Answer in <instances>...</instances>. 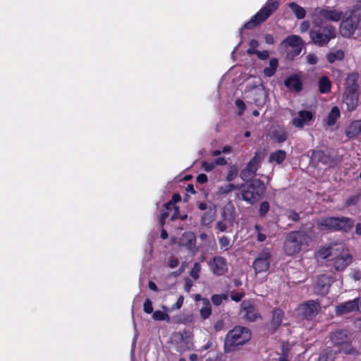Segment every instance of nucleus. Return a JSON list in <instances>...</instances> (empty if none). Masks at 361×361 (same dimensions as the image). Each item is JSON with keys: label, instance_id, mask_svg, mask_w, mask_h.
Returning <instances> with one entry per match:
<instances>
[{"label": "nucleus", "instance_id": "1", "mask_svg": "<svg viewBox=\"0 0 361 361\" xmlns=\"http://www.w3.org/2000/svg\"><path fill=\"white\" fill-rule=\"evenodd\" d=\"M323 259L334 261L336 270L345 269L352 262V257L341 244H334L328 247L321 249L318 253Z\"/></svg>", "mask_w": 361, "mask_h": 361}, {"label": "nucleus", "instance_id": "2", "mask_svg": "<svg viewBox=\"0 0 361 361\" xmlns=\"http://www.w3.org/2000/svg\"><path fill=\"white\" fill-rule=\"evenodd\" d=\"M251 338V332L245 326H236L230 330L224 340V349L225 353L235 350L238 346L243 345Z\"/></svg>", "mask_w": 361, "mask_h": 361}, {"label": "nucleus", "instance_id": "3", "mask_svg": "<svg viewBox=\"0 0 361 361\" xmlns=\"http://www.w3.org/2000/svg\"><path fill=\"white\" fill-rule=\"evenodd\" d=\"M357 79L358 75L355 73L348 74L345 79L343 102L348 111H353L359 103Z\"/></svg>", "mask_w": 361, "mask_h": 361}, {"label": "nucleus", "instance_id": "4", "mask_svg": "<svg viewBox=\"0 0 361 361\" xmlns=\"http://www.w3.org/2000/svg\"><path fill=\"white\" fill-rule=\"evenodd\" d=\"M309 35L313 44L318 47H324L336 37V29L330 24L314 25Z\"/></svg>", "mask_w": 361, "mask_h": 361}, {"label": "nucleus", "instance_id": "5", "mask_svg": "<svg viewBox=\"0 0 361 361\" xmlns=\"http://www.w3.org/2000/svg\"><path fill=\"white\" fill-rule=\"evenodd\" d=\"M311 241L310 236L305 231L290 232L284 243V250L288 255H293L299 252L303 246Z\"/></svg>", "mask_w": 361, "mask_h": 361}, {"label": "nucleus", "instance_id": "6", "mask_svg": "<svg viewBox=\"0 0 361 361\" xmlns=\"http://www.w3.org/2000/svg\"><path fill=\"white\" fill-rule=\"evenodd\" d=\"M266 187L260 179H252L247 185L241 188L242 198L251 204L259 200L265 192Z\"/></svg>", "mask_w": 361, "mask_h": 361}, {"label": "nucleus", "instance_id": "7", "mask_svg": "<svg viewBox=\"0 0 361 361\" xmlns=\"http://www.w3.org/2000/svg\"><path fill=\"white\" fill-rule=\"evenodd\" d=\"M361 27V11L359 8L353 9L340 25L339 31L342 37H350Z\"/></svg>", "mask_w": 361, "mask_h": 361}, {"label": "nucleus", "instance_id": "8", "mask_svg": "<svg viewBox=\"0 0 361 361\" xmlns=\"http://www.w3.org/2000/svg\"><path fill=\"white\" fill-rule=\"evenodd\" d=\"M343 16L341 11L333 7L317 8L311 15L313 25H322L323 20L338 22Z\"/></svg>", "mask_w": 361, "mask_h": 361}, {"label": "nucleus", "instance_id": "9", "mask_svg": "<svg viewBox=\"0 0 361 361\" xmlns=\"http://www.w3.org/2000/svg\"><path fill=\"white\" fill-rule=\"evenodd\" d=\"M279 3L276 0H268L264 7L244 25L245 29H253L265 21L279 7Z\"/></svg>", "mask_w": 361, "mask_h": 361}, {"label": "nucleus", "instance_id": "10", "mask_svg": "<svg viewBox=\"0 0 361 361\" xmlns=\"http://www.w3.org/2000/svg\"><path fill=\"white\" fill-rule=\"evenodd\" d=\"M319 224L322 228L348 232L353 228L354 221L346 216L328 217L321 219Z\"/></svg>", "mask_w": 361, "mask_h": 361}, {"label": "nucleus", "instance_id": "11", "mask_svg": "<svg viewBox=\"0 0 361 361\" xmlns=\"http://www.w3.org/2000/svg\"><path fill=\"white\" fill-rule=\"evenodd\" d=\"M331 341L335 346L339 348L338 352L348 355H355L356 350L350 343V337L345 330L336 331L331 334Z\"/></svg>", "mask_w": 361, "mask_h": 361}, {"label": "nucleus", "instance_id": "12", "mask_svg": "<svg viewBox=\"0 0 361 361\" xmlns=\"http://www.w3.org/2000/svg\"><path fill=\"white\" fill-rule=\"evenodd\" d=\"M171 342L179 352L188 350L192 346V336L186 331L173 333L171 336Z\"/></svg>", "mask_w": 361, "mask_h": 361}, {"label": "nucleus", "instance_id": "13", "mask_svg": "<svg viewBox=\"0 0 361 361\" xmlns=\"http://www.w3.org/2000/svg\"><path fill=\"white\" fill-rule=\"evenodd\" d=\"M321 310L320 304L314 300H308L298 307V312L301 316L307 320L315 317Z\"/></svg>", "mask_w": 361, "mask_h": 361}, {"label": "nucleus", "instance_id": "14", "mask_svg": "<svg viewBox=\"0 0 361 361\" xmlns=\"http://www.w3.org/2000/svg\"><path fill=\"white\" fill-rule=\"evenodd\" d=\"M261 158L258 152H256L252 159L247 164L245 168L240 173V178L244 181H247L255 177L256 171L260 166Z\"/></svg>", "mask_w": 361, "mask_h": 361}, {"label": "nucleus", "instance_id": "15", "mask_svg": "<svg viewBox=\"0 0 361 361\" xmlns=\"http://www.w3.org/2000/svg\"><path fill=\"white\" fill-rule=\"evenodd\" d=\"M271 255L268 248H264L259 254L253 263V267L257 273L267 271L270 266Z\"/></svg>", "mask_w": 361, "mask_h": 361}, {"label": "nucleus", "instance_id": "16", "mask_svg": "<svg viewBox=\"0 0 361 361\" xmlns=\"http://www.w3.org/2000/svg\"><path fill=\"white\" fill-rule=\"evenodd\" d=\"M361 309V298H356L353 300L342 302L336 307L337 314H345Z\"/></svg>", "mask_w": 361, "mask_h": 361}, {"label": "nucleus", "instance_id": "17", "mask_svg": "<svg viewBox=\"0 0 361 361\" xmlns=\"http://www.w3.org/2000/svg\"><path fill=\"white\" fill-rule=\"evenodd\" d=\"M209 266L214 274L221 276L228 270V264L226 259L218 256L212 259L209 262Z\"/></svg>", "mask_w": 361, "mask_h": 361}, {"label": "nucleus", "instance_id": "18", "mask_svg": "<svg viewBox=\"0 0 361 361\" xmlns=\"http://www.w3.org/2000/svg\"><path fill=\"white\" fill-rule=\"evenodd\" d=\"M331 282L332 279L330 276H320L314 286V292L318 295H326L329 292Z\"/></svg>", "mask_w": 361, "mask_h": 361}, {"label": "nucleus", "instance_id": "19", "mask_svg": "<svg viewBox=\"0 0 361 361\" xmlns=\"http://www.w3.org/2000/svg\"><path fill=\"white\" fill-rule=\"evenodd\" d=\"M312 118L313 115L310 111H300L298 116L293 119L292 123L295 127L302 128L305 125H310Z\"/></svg>", "mask_w": 361, "mask_h": 361}, {"label": "nucleus", "instance_id": "20", "mask_svg": "<svg viewBox=\"0 0 361 361\" xmlns=\"http://www.w3.org/2000/svg\"><path fill=\"white\" fill-rule=\"evenodd\" d=\"M241 312L243 317L250 322L257 319L259 314L256 308L249 302L243 301L241 303Z\"/></svg>", "mask_w": 361, "mask_h": 361}, {"label": "nucleus", "instance_id": "21", "mask_svg": "<svg viewBox=\"0 0 361 361\" xmlns=\"http://www.w3.org/2000/svg\"><path fill=\"white\" fill-rule=\"evenodd\" d=\"M196 236L193 232H185L180 237L179 244L185 247L189 250H192L195 247Z\"/></svg>", "mask_w": 361, "mask_h": 361}, {"label": "nucleus", "instance_id": "22", "mask_svg": "<svg viewBox=\"0 0 361 361\" xmlns=\"http://www.w3.org/2000/svg\"><path fill=\"white\" fill-rule=\"evenodd\" d=\"M284 312L281 309H275L272 312V318L270 323V331L274 333L281 326L283 318Z\"/></svg>", "mask_w": 361, "mask_h": 361}, {"label": "nucleus", "instance_id": "23", "mask_svg": "<svg viewBox=\"0 0 361 361\" xmlns=\"http://www.w3.org/2000/svg\"><path fill=\"white\" fill-rule=\"evenodd\" d=\"M271 139L278 143H282L285 142L288 138V133L283 128H276L270 133Z\"/></svg>", "mask_w": 361, "mask_h": 361}, {"label": "nucleus", "instance_id": "24", "mask_svg": "<svg viewBox=\"0 0 361 361\" xmlns=\"http://www.w3.org/2000/svg\"><path fill=\"white\" fill-rule=\"evenodd\" d=\"M283 44L286 48L300 47L302 46V40L298 35H290L285 39Z\"/></svg>", "mask_w": 361, "mask_h": 361}, {"label": "nucleus", "instance_id": "25", "mask_svg": "<svg viewBox=\"0 0 361 361\" xmlns=\"http://www.w3.org/2000/svg\"><path fill=\"white\" fill-rule=\"evenodd\" d=\"M345 57V53L341 49H331L326 55L327 61L333 63L336 61H341Z\"/></svg>", "mask_w": 361, "mask_h": 361}, {"label": "nucleus", "instance_id": "26", "mask_svg": "<svg viewBox=\"0 0 361 361\" xmlns=\"http://www.w3.org/2000/svg\"><path fill=\"white\" fill-rule=\"evenodd\" d=\"M285 85L290 90L299 92L302 90V83L296 76H291L285 80Z\"/></svg>", "mask_w": 361, "mask_h": 361}, {"label": "nucleus", "instance_id": "27", "mask_svg": "<svg viewBox=\"0 0 361 361\" xmlns=\"http://www.w3.org/2000/svg\"><path fill=\"white\" fill-rule=\"evenodd\" d=\"M361 133V121H353L349 126L346 134L349 137H354Z\"/></svg>", "mask_w": 361, "mask_h": 361}, {"label": "nucleus", "instance_id": "28", "mask_svg": "<svg viewBox=\"0 0 361 361\" xmlns=\"http://www.w3.org/2000/svg\"><path fill=\"white\" fill-rule=\"evenodd\" d=\"M288 6L298 19H303L305 17L306 11L305 8L295 2L289 3Z\"/></svg>", "mask_w": 361, "mask_h": 361}, {"label": "nucleus", "instance_id": "29", "mask_svg": "<svg viewBox=\"0 0 361 361\" xmlns=\"http://www.w3.org/2000/svg\"><path fill=\"white\" fill-rule=\"evenodd\" d=\"M312 159L314 161L322 162L324 164H328L330 161V158L322 150H314L312 154Z\"/></svg>", "mask_w": 361, "mask_h": 361}, {"label": "nucleus", "instance_id": "30", "mask_svg": "<svg viewBox=\"0 0 361 361\" xmlns=\"http://www.w3.org/2000/svg\"><path fill=\"white\" fill-rule=\"evenodd\" d=\"M338 353L333 349H326L321 353L318 361H334Z\"/></svg>", "mask_w": 361, "mask_h": 361}, {"label": "nucleus", "instance_id": "31", "mask_svg": "<svg viewBox=\"0 0 361 361\" xmlns=\"http://www.w3.org/2000/svg\"><path fill=\"white\" fill-rule=\"evenodd\" d=\"M212 314L211 304L207 298L202 299V307L200 309V315L203 319H207Z\"/></svg>", "mask_w": 361, "mask_h": 361}, {"label": "nucleus", "instance_id": "32", "mask_svg": "<svg viewBox=\"0 0 361 361\" xmlns=\"http://www.w3.org/2000/svg\"><path fill=\"white\" fill-rule=\"evenodd\" d=\"M278 60L275 58H272L270 61H269V67H266L264 69V74L265 76L267 77H271L273 76L275 73H276V71L277 69V67H278Z\"/></svg>", "mask_w": 361, "mask_h": 361}, {"label": "nucleus", "instance_id": "33", "mask_svg": "<svg viewBox=\"0 0 361 361\" xmlns=\"http://www.w3.org/2000/svg\"><path fill=\"white\" fill-rule=\"evenodd\" d=\"M319 89L321 93L329 92L331 90V84L329 79L326 76H322L319 80Z\"/></svg>", "mask_w": 361, "mask_h": 361}, {"label": "nucleus", "instance_id": "34", "mask_svg": "<svg viewBox=\"0 0 361 361\" xmlns=\"http://www.w3.org/2000/svg\"><path fill=\"white\" fill-rule=\"evenodd\" d=\"M264 92L263 89H257L252 92V99L257 106L264 103Z\"/></svg>", "mask_w": 361, "mask_h": 361}, {"label": "nucleus", "instance_id": "35", "mask_svg": "<svg viewBox=\"0 0 361 361\" xmlns=\"http://www.w3.org/2000/svg\"><path fill=\"white\" fill-rule=\"evenodd\" d=\"M340 116V111L337 106H334L331 109L327 117V124L331 126L335 124L336 120Z\"/></svg>", "mask_w": 361, "mask_h": 361}, {"label": "nucleus", "instance_id": "36", "mask_svg": "<svg viewBox=\"0 0 361 361\" xmlns=\"http://www.w3.org/2000/svg\"><path fill=\"white\" fill-rule=\"evenodd\" d=\"M286 153L285 151L279 149L273 152L269 156V161H275L277 164H281L285 159Z\"/></svg>", "mask_w": 361, "mask_h": 361}, {"label": "nucleus", "instance_id": "37", "mask_svg": "<svg viewBox=\"0 0 361 361\" xmlns=\"http://www.w3.org/2000/svg\"><path fill=\"white\" fill-rule=\"evenodd\" d=\"M243 184L234 185V184L230 183L226 185L221 186L219 188V193L221 195H226L231 191L240 190V189L243 188Z\"/></svg>", "mask_w": 361, "mask_h": 361}, {"label": "nucleus", "instance_id": "38", "mask_svg": "<svg viewBox=\"0 0 361 361\" xmlns=\"http://www.w3.org/2000/svg\"><path fill=\"white\" fill-rule=\"evenodd\" d=\"M220 248L224 250H228L233 245L228 237L222 235L219 238Z\"/></svg>", "mask_w": 361, "mask_h": 361}, {"label": "nucleus", "instance_id": "39", "mask_svg": "<svg viewBox=\"0 0 361 361\" xmlns=\"http://www.w3.org/2000/svg\"><path fill=\"white\" fill-rule=\"evenodd\" d=\"M228 300V295L226 294H215L212 296L211 300L214 305L218 306L224 300Z\"/></svg>", "mask_w": 361, "mask_h": 361}, {"label": "nucleus", "instance_id": "40", "mask_svg": "<svg viewBox=\"0 0 361 361\" xmlns=\"http://www.w3.org/2000/svg\"><path fill=\"white\" fill-rule=\"evenodd\" d=\"M238 173V170L235 166H231L228 169L226 180L228 182L233 180L237 177Z\"/></svg>", "mask_w": 361, "mask_h": 361}, {"label": "nucleus", "instance_id": "41", "mask_svg": "<svg viewBox=\"0 0 361 361\" xmlns=\"http://www.w3.org/2000/svg\"><path fill=\"white\" fill-rule=\"evenodd\" d=\"M259 43L257 39H251L249 42V48L247 51V54L250 55L256 54L257 51V47H258Z\"/></svg>", "mask_w": 361, "mask_h": 361}, {"label": "nucleus", "instance_id": "42", "mask_svg": "<svg viewBox=\"0 0 361 361\" xmlns=\"http://www.w3.org/2000/svg\"><path fill=\"white\" fill-rule=\"evenodd\" d=\"M302 51V47H293L287 49V58L293 59L295 56L299 55Z\"/></svg>", "mask_w": 361, "mask_h": 361}, {"label": "nucleus", "instance_id": "43", "mask_svg": "<svg viewBox=\"0 0 361 361\" xmlns=\"http://www.w3.org/2000/svg\"><path fill=\"white\" fill-rule=\"evenodd\" d=\"M180 195L178 193H174L172 196L171 200L166 204V209H172L173 207H175L174 204L180 202Z\"/></svg>", "mask_w": 361, "mask_h": 361}, {"label": "nucleus", "instance_id": "44", "mask_svg": "<svg viewBox=\"0 0 361 361\" xmlns=\"http://www.w3.org/2000/svg\"><path fill=\"white\" fill-rule=\"evenodd\" d=\"M172 209H166V204H164V209L161 211V214L159 217V224L161 225V227H163V226L164 225L165 220L169 216V212Z\"/></svg>", "mask_w": 361, "mask_h": 361}, {"label": "nucleus", "instance_id": "45", "mask_svg": "<svg viewBox=\"0 0 361 361\" xmlns=\"http://www.w3.org/2000/svg\"><path fill=\"white\" fill-rule=\"evenodd\" d=\"M201 269V265L200 263H195L192 270L190 271V276L195 279L197 280L199 278V273Z\"/></svg>", "mask_w": 361, "mask_h": 361}, {"label": "nucleus", "instance_id": "46", "mask_svg": "<svg viewBox=\"0 0 361 361\" xmlns=\"http://www.w3.org/2000/svg\"><path fill=\"white\" fill-rule=\"evenodd\" d=\"M360 197L359 195H353L346 199L345 206L348 207L351 205L356 204L359 201Z\"/></svg>", "mask_w": 361, "mask_h": 361}, {"label": "nucleus", "instance_id": "47", "mask_svg": "<svg viewBox=\"0 0 361 361\" xmlns=\"http://www.w3.org/2000/svg\"><path fill=\"white\" fill-rule=\"evenodd\" d=\"M166 317H167V314L161 310H157L152 314V318L156 321L164 320Z\"/></svg>", "mask_w": 361, "mask_h": 361}, {"label": "nucleus", "instance_id": "48", "mask_svg": "<svg viewBox=\"0 0 361 361\" xmlns=\"http://www.w3.org/2000/svg\"><path fill=\"white\" fill-rule=\"evenodd\" d=\"M269 204L267 202H263L261 203L259 213L260 216H264L269 211Z\"/></svg>", "mask_w": 361, "mask_h": 361}, {"label": "nucleus", "instance_id": "49", "mask_svg": "<svg viewBox=\"0 0 361 361\" xmlns=\"http://www.w3.org/2000/svg\"><path fill=\"white\" fill-rule=\"evenodd\" d=\"M144 311L147 314H151L153 312V307L152 301L149 299H146L143 305Z\"/></svg>", "mask_w": 361, "mask_h": 361}, {"label": "nucleus", "instance_id": "50", "mask_svg": "<svg viewBox=\"0 0 361 361\" xmlns=\"http://www.w3.org/2000/svg\"><path fill=\"white\" fill-rule=\"evenodd\" d=\"M202 169L207 171V172H209L211 171H212L214 167H215V164L214 162H207V161H204L202 162Z\"/></svg>", "mask_w": 361, "mask_h": 361}, {"label": "nucleus", "instance_id": "51", "mask_svg": "<svg viewBox=\"0 0 361 361\" xmlns=\"http://www.w3.org/2000/svg\"><path fill=\"white\" fill-rule=\"evenodd\" d=\"M307 62L309 64L314 65L317 63L318 59L317 56L314 54H309L306 56Z\"/></svg>", "mask_w": 361, "mask_h": 361}, {"label": "nucleus", "instance_id": "52", "mask_svg": "<svg viewBox=\"0 0 361 361\" xmlns=\"http://www.w3.org/2000/svg\"><path fill=\"white\" fill-rule=\"evenodd\" d=\"M225 324L223 320H218L215 322L214 328L215 331L219 332L224 329Z\"/></svg>", "mask_w": 361, "mask_h": 361}, {"label": "nucleus", "instance_id": "53", "mask_svg": "<svg viewBox=\"0 0 361 361\" xmlns=\"http://www.w3.org/2000/svg\"><path fill=\"white\" fill-rule=\"evenodd\" d=\"M310 27V23L309 20H304L301 23L300 25V30L301 32H307Z\"/></svg>", "mask_w": 361, "mask_h": 361}, {"label": "nucleus", "instance_id": "54", "mask_svg": "<svg viewBox=\"0 0 361 361\" xmlns=\"http://www.w3.org/2000/svg\"><path fill=\"white\" fill-rule=\"evenodd\" d=\"M288 219L292 220L293 221L297 222L300 219V216L297 212L291 210L288 214Z\"/></svg>", "mask_w": 361, "mask_h": 361}, {"label": "nucleus", "instance_id": "55", "mask_svg": "<svg viewBox=\"0 0 361 361\" xmlns=\"http://www.w3.org/2000/svg\"><path fill=\"white\" fill-rule=\"evenodd\" d=\"M243 296H244L243 293L238 292V293H233L231 295V298L233 301L239 302L242 300Z\"/></svg>", "mask_w": 361, "mask_h": 361}, {"label": "nucleus", "instance_id": "56", "mask_svg": "<svg viewBox=\"0 0 361 361\" xmlns=\"http://www.w3.org/2000/svg\"><path fill=\"white\" fill-rule=\"evenodd\" d=\"M256 55L257 57L262 60H266L269 56V53L268 51L265 50L263 51H257Z\"/></svg>", "mask_w": 361, "mask_h": 361}, {"label": "nucleus", "instance_id": "57", "mask_svg": "<svg viewBox=\"0 0 361 361\" xmlns=\"http://www.w3.org/2000/svg\"><path fill=\"white\" fill-rule=\"evenodd\" d=\"M183 302V296L180 295L176 302L172 306V310L180 309Z\"/></svg>", "mask_w": 361, "mask_h": 361}, {"label": "nucleus", "instance_id": "58", "mask_svg": "<svg viewBox=\"0 0 361 361\" xmlns=\"http://www.w3.org/2000/svg\"><path fill=\"white\" fill-rule=\"evenodd\" d=\"M197 181L203 184L207 182V176L204 173H200L197 176Z\"/></svg>", "mask_w": 361, "mask_h": 361}, {"label": "nucleus", "instance_id": "59", "mask_svg": "<svg viewBox=\"0 0 361 361\" xmlns=\"http://www.w3.org/2000/svg\"><path fill=\"white\" fill-rule=\"evenodd\" d=\"M235 105L238 108V109L240 111V114H241L242 112L245 109V103L240 99H237L235 101Z\"/></svg>", "mask_w": 361, "mask_h": 361}, {"label": "nucleus", "instance_id": "60", "mask_svg": "<svg viewBox=\"0 0 361 361\" xmlns=\"http://www.w3.org/2000/svg\"><path fill=\"white\" fill-rule=\"evenodd\" d=\"M179 264V261L176 258L171 257L169 262V266L171 268H176Z\"/></svg>", "mask_w": 361, "mask_h": 361}, {"label": "nucleus", "instance_id": "61", "mask_svg": "<svg viewBox=\"0 0 361 361\" xmlns=\"http://www.w3.org/2000/svg\"><path fill=\"white\" fill-rule=\"evenodd\" d=\"M215 166L219 165V166H224L226 164V160L224 157H219L217 158L214 161Z\"/></svg>", "mask_w": 361, "mask_h": 361}, {"label": "nucleus", "instance_id": "62", "mask_svg": "<svg viewBox=\"0 0 361 361\" xmlns=\"http://www.w3.org/2000/svg\"><path fill=\"white\" fill-rule=\"evenodd\" d=\"M216 227L221 232L225 231L227 228L226 225L224 223H223L222 221L217 222Z\"/></svg>", "mask_w": 361, "mask_h": 361}, {"label": "nucleus", "instance_id": "63", "mask_svg": "<svg viewBox=\"0 0 361 361\" xmlns=\"http://www.w3.org/2000/svg\"><path fill=\"white\" fill-rule=\"evenodd\" d=\"M266 43L269 44H272L274 42V39L272 35L267 34L264 37Z\"/></svg>", "mask_w": 361, "mask_h": 361}, {"label": "nucleus", "instance_id": "64", "mask_svg": "<svg viewBox=\"0 0 361 361\" xmlns=\"http://www.w3.org/2000/svg\"><path fill=\"white\" fill-rule=\"evenodd\" d=\"M279 361H288V354L285 352L284 349H283V353L279 358Z\"/></svg>", "mask_w": 361, "mask_h": 361}]
</instances>
